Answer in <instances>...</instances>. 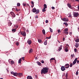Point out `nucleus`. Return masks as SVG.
Returning <instances> with one entry per match:
<instances>
[{
    "instance_id": "c85d7f7f",
    "label": "nucleus",
    "mask_w": 79,
    "mask_h": 79,
    "mask_svg": "<svg viewBox=\"0 0 79 79\" xmlns=\"http://www.w3.org/2000/svg\"><path fill=\"white\" fill-rule=\"evenodd\" d=\"M8 26H11V24H12V23H8Z\"/></svg>"
},
{
    "instance_id": "4d7b16f0",
    "label": "nucleus",
    "mask_w": 79,
    "mask_h": 79,
    "mask_svg": "<svg viewBox=\"0 0 79 79\" xmlns=\"http://www.w3.org/2000/svg\"><path fill=\"white\" fill-rule=\"evenodd\" d=\"M22 58V60H23V61L24 60V57H23Z\"/></svg>"
},
{
    "instance_id": "79ce46f5",
    "label": "nucleus",
    "mask_w": 79,
    "mask_h": 79,
    "mask_svg": "<svg viewBox=\"0 0 79 79\" xmlns=\"http://www.w3.org/2000/svg\"><path fill=\"white\" fill-rule=\"evenodd\" d=\"M71 57H72V58H73V57H74V55H73V54H72V55H71Z\"/></svg>"
},
{
    "instance_id": "3c124183",
    "label": "nucleus",
    "mask_w": 79,
    "mask_h": 79,
    "mask_svg": "<svg viewBox=\"0 0 79 79\" xmlns=\"http://www.w3.org/2000/svg\"><path fill=\"white\" fill-rule=\"evenodd\" d=\"M34 4H32L31 5V7H32V8H33V7H34Z\"/></svg>"
},
{
    "instance_id": "a211bd4d",
    "label": "nucleus",
    "mask_w": 79,
    "mask_h": 79,
    "mask_svg": "<svg viewBox=\"0 0 79 79\" xmlns=\"http://www.w3.org/2000/svg\"><path fill=\"white\" fill-rule=\"evenodd\" d=\"M44 44L45 45H47V40H45V41L44 43Z\"/></svg>"
},
{
    "instance_id": "ea45409f",
    "label": "nucleus",
    "mask_w": 79,
    "mask_h": 79,
    "mask_svg": "<svg viewBox=\"0 0 79 79\" xmlns=\"http://www.w3.org/2000/svg\"><path fill=\"white\" fill-rule=\"evenodd\" d=\"M14 73L15 72L12 71L11 72V74H13H13H14Z\"/></svg>"
},
{
    "instance_id": "9d476101",
    "label": "nucleus",
    "mask_w": 79,
    "mask_h": 79,
    "mask_svg": "<svg viewBox=\"0 0 79 79\" xmlns=\"http://www.w3.org/2000/svg\"><path fill=\"white\" fill-rule=\"evenodd\" d=\"M18 76H19L20 77H23V73H18Z\"/></svg>"
},
{
    "instance_id": "bb28decb",
    "label": "nucleus",
    "mask_w": 79,
    "mask_h": 79,
    "mask_svg": "<svg viewBox=\"0 0 79 79\" xmlns=\"http://www.w3.org/2000/svg\"><path fill=\"white\" fill-rule=\"evenodd\" d=\"M44 8H47V5H46V4H44Z\"/></svg>"
},
{
    "instance_id": "7c9ffc66",
    "label": "nucleus",
    "mask_w": 79,
    "mask_h": 79,
    "mask_svg": "<svg viewBox=\"0 0 79 79\" xmlns=\"http://www.w3.org/2000/svg\"><path fill=\"white\" fill-rule=\"evenodd\" d=\"M38 41L39 43H41L42 42V40H38Z\"/></svg>"
},
{
    "instance_id": "2f4dec72",
    "label": "nucleus",
    "mask_w": 79,
    "mask_h": 79,
    "mask_svg": "<svg viewBox=\"0 0 79 79\" xmlns=\"http://www.w3.org/2000/svg\"><path fill=\"white\" fill-rule=\"evenodd\" d=\"M15 11H17V12L18 11H20V9H17L16 8L15 9Z\"/></svg>"
},
{
    "instance_id": "603ef678",
    "label": "nucleus",
    "mask_w": 79,
    "mask_h": 79,
    "mask_svg": "<svg viewBox=\"0 0 79 79\" xmlns=\"http://www.w3.org/2000/svg\"><path fill=\"white\" fill-rule=\"evenodd\" d=\"M74 50L75 52H77V49H76V48H75L74 49Z\"/></svg>"
},
{
    "instance_id": "338daca9",
    "label": "nucleus",
    "mask_w": 79,
    "mask_h": 79,
    "mask_svg": "<svg viewBox=\"0 0 79 79\" xmlns=\"http://www.w3.org/2000/svg\"><path fill=\"white\" fill-rule=\"evenodd\" d=\"M72 1V2H74V0H71Z\"/></svg>"
},
{
    "instance_id": "f3484780",
    "label": "nucleus",
    "mask_w": 79,
    "mask_h": 79,
    "mask_svg": "<svg viewBox=\"0 0 79 79\" xmlns=\"http://www.w3.org/2000/svg\"><path fill=\"white\" fill-rule=\"evenodd\" d=\"M42 32L44 35H45V30L43 29L42 30Z\"/></svg>"
},
{
    "instance_id": "e433bc0d",
    "label": "nucleus",
    "mask_w": 79,
    "mask_h": 79,
    "mask_svg": "<svg viewBox=\"0 0 79 79\" xmlns=\"http://www.w3.org/2000/svg\"><path fill=\"white\" fill-rule=\"evenodd\" d=\"M55 60V58H51L50 59V60Z\"/></svg>"
},
{
    "instance_id": "412c9836",
    "label": "nucleus",
    "mask_w": 79,
    "mask_h": 79,
    "mask_svg": "<svg viewBox=\"0 0 79 79\" xmlns=\"http://www.w3.org/2000/svg\"><path fill=\"white\" fill-rule=\"evenodd\" d=\"M12 32H16V28L13 29L12 30Z\"/></svg>"
},
{
    "instance_id": "7ed1b4c3",
    "label": "nucleus",
    "mask_w": 79,
    "mask_h": 79,
    "mask_svg": "<svg viewBox=\"0 0 79 79\" xmlns=\"http://www.w3.org/2000/svg\"><path fill=\"white\" fill-rule=\"evenodd\" d=\"M8 61L9 63H10V64L11 65L15 63V62H14L13 60H11V59H9L8 60Z\"/></svg>"
},
{
    "instance_id": "680f3d73",
    "label": "nucleus",
    "mask_w": 79,
    "mask_h": 79,
    "mask_svg": "<svg viewBox=\"0 0 79 79\" xmlns=\"http://www.w3.org/2000/svg\"><path fill=\"white\" fill-rule=\"evenodd\" d=\"M37 59H38L37 58V57H35V60H37Z\"/></svg>"
},
{
    "instance_id": "0eeeda50",
    "label": "nucleus",
    "mask_w": 79,
    "mask_h": 79,
    "mask_svg": "<svg viewBox=\"0 0 79 79\" xmlns=\"http://www.w3.org/2000/svg\"><path fill=\"white\" fill-rule=\"evenodd\" d=\"M61 70L62 71H64L66 69V68H65V67L64 66H62L61 67Z\"/></svg>"
},
{
    "instance_id": "69168bd1",
    "label": "nucleus",
    "mask_w": 79,
    "mask_h": 79,
    "mask_svg": "<svg viewBox=\"0 0 79 79\" xmlns=\"http://www.w3.org/2000/svg\"><path fill=\"white\" fill-rule=\"evenodd\" d=\"M27 32H29V30H27Z\"/></svg>"
},
{
    "instance_id": "c03bdc74",
    "label": "nucleus",
    "mask_w": 79,
    "mask_h": 79,
    "mask_svg": "<svg viewBox=\"0 0 79 79\" xmlns=\"http://www.w3.org/2000/svg\"><path fill=\"white\" fill-rule=\"evenodd\" d=\"M77 58H76L74 60V61H76H76H77Z\"/></svg>"
},
{
    "instance_id": "37998d69",
    "label": "nucleus",
    "mask_w": 79,
    "mask_h": 79,
    "mask_svg": "<svg viewBox=\"0 0 79 79\" xmlns=\"http://www.w3.org/2000/svg\"><path fill=\"white\" fill-rule=\"evenodd\" d=\"M16 45H19V43L18 42H17L16 43Z\"/></svg>"
},
{
    "instance_id": "393cba45",
    "label": "nucleus",
    "mask_w": 79,
    "mask_h": 79,
    "mask_svg": "<svg viewBox=\"0 0 79 79\" xmlns=\"http://www.w3.org/2000/svg\"><path fill=\"white\" fill-rule=\"evenodd\" d=\"M63 24H65L66 26H68V24L67 23V22H64Z\"/></svg>"
},
{
    "instance_id": "72a5a7b5",
    "label": "nucleus",
    "mask_w": 79,
    "mask_h": 79,
    "mask_svg": "<svg viewBox=\"0 0 79 79\" xmlns=\"http://www.w3.org/2000/svg\"><path fill=\"white\" fill-rule=\"evenodd\" d=\"M49 29L51 32H53V30L51 28H49Z\"/></svg>"
},
{
    "instance_id": "c756f323",
    "label": "nucleus",
    "mask_w": 79,
    "mask_h": 79,
    "mask_svg": "<svg viewBox=\"0 0 79 79\" xmlns=\"http://www.w3.org/2000/svg\"><path fill=\"white\" fill-rule=\"evenodd\" d=\"M46 11V10H45V8H44V9L42 10V11L43 12H45Z\"/></svg>"
},
{
    "instance_id": "5fc2aeb1",
    "label": "nucleus",
    "mask_w": 79,
    "mask_h": 79,
    "mask_svg": "<svg viewBox=\"0 0 79 79\" xmlns=\"http://www.w3.org/2000/svg\"><path fill=\"white\" fill-rule=\"evenodd\" d=\"M38 16L36 15V17H35V18L36 19H37V18H38Z\"/></svg>"
},
{
    "instance_id": "f257e3e1",
    "label": "nucleus",
    "mask_w": 79,
    "mask_h": 79,
    "mask_svg": "<svg viewBox=\"0 0 79 79\" xmlns=\"http://www.w3.org/2000/svg\"><path fill=\"white\" fill-rule=\"evenodd\" d=\"M48 69H49L47 67H44L41 70V74H45L47 73L48 71Z\"/></svg>"
},
{
    "instance_id": "4468645a",
    "label": "nucleus",
    "mask_w": 79,
    "mask_h": 79,
    "mask_svg": "<svg viewBox=\"0 0 79 79\" xmlns=\"http://www.w3.org/2000/svg\"><path fill=\"white\" fill-rule=\"evenodd\" d=\"M62 45H60V47H59L58 50H59L60 51L62 49Z\"/></svg>"
},
{
    "instance_id": "b1692460",
    "label": "nucleus",
    "mask_w": 79,
    "mask_h": 79,
    "mask_svg": "<svg viewBox=\"0 0 79 79\" xmlns=\"http://www.w3.org/2000/svg\"><path fill=\"white\" fill-rule=\"evenodd\" d=\"M37 63L38 65H41V63L39 62H37Z\"/></svg>"
},
{
    "instance_id": "c9c22d12",
    "label": "nucleus",
    "mask_w": 79,
    "mask_h": 79,
    "mask_svg": "<svg viewBox=\"0 0 79 79\" xmlns=\"http://www.w3.org/2000/svg\"><path fill=\"white\" fill-rule=\"evenodd\" d=\"M69 17H72V15H71V13H69Z\"/></svg>"
},
{
    "instance_id": "1a4fd4ad",
    "label": "nucleus",
    "mask_w": 79,
    "mask_h": 79,
    "mask_svg": "<svg viewBox=\"0 0 79 79\" xmlns=\"http://www.w3.org/2000/svg\"><path fill=\"white\" fill-rule=\"evenodd\" d=\"M64 67L65 68H68L69 67V64H66L65 65Z\"/></svg>"
},
{
    "instance_id": "052dcab7",
    "label": "nucleus",
    "mask_w": 79,
    "mask_h": 79,
    "mask_svg": "<svg viewBox=\"0 0 79 79\" xmlns=\"http://www.w3.org/2000/svg\"><path fill=\"white\" fill-rule=\"evenodd\" d=\"M19 22H21V19H19Z\"/></svg>"
},
{
    "instance_id": "2eb2a0df",
    "label": "nucleus",
    "mask_w": 79,
    "mask_h": 79,
    "mask_svg": "<svg viewBox=\"0 0 79 79\" xmlns=\"http://www.w3.org/2000/svg\"><path fill=\"white\" fill-rule=\"evenodd\" d=\"M76 48H77L79 47V44L78 43H77L75 44V45Z\"/></svg>"
},
{
    "instance_id": "49530a36",
    "label": "nucleus",
    "mask_w": 79,
    "mask_h": 79,
    "mask_svg": "<svg viewBox=\"0 0 79 79\" xmlns=\"http://www.w3.org/2000/svg\"><path fill=\"white\" fill-rule=\"evenodd\" d=\"M48 23V20H46V23Z\"/></svg>"
},
{
    "instance_id": "f8f14e48",
    "label": "nucleus",
    "mask_w": 79,
    "mask_h": 79,
    "mask_svg": "<svg viewBox=\"0 0 79 79\" xmlns=\"http://www.w3.org/2000/svg\"><path fill=\"white\" fill-rule=\"evenodd\" d=\"M27 79H32V77L31 76H28L27 77Z\"/></svg>"
},
{
    "instance_id": "5701e85b",
    "label": "nucleus",
    "mask_w": 79,
    "mask_h": 79,
    "mask_svg": "<svg viewBox=\"0 0 79 79\" xmlns=\"http://www.w3.org/2000/svg\"><path fill=\"white\" fill-rule=\"evenodd\" d=\"M67 6H68V7H69V8H71V6L70 4L68 3L67 4Z\"/></svg>"
},
{
    "instance_id": "6ab92c4d",
    "label": "nucleus",
    "mask_w": 79,
    "mask_h": 79,
    "mask_svg": "<svg viewBox=\"0 0 79 79\" xmlns=\"http://www.w3.org/2000/svg\"><path fill=\"white\" fill-rule=\"evenodd\" d=\"M68 47H66V48H65V51L66 52H68Z\"/></svg>"
},
{
    "instance_id": "bf43d9fd",
    "label": "nucleus",
    "mask_w": 79,
    "mask_h": 79,
    "mask_svg": "<svg viewBox=\"0 0 79 79\" xmlns=\"http://www.w3.org/2000/svg\"><path fill=\"white\" fill-rule=\"evenodd\" d=\"M69 34L70 35H71L72 34V32H70Z\"/></svg>"
},
{
    "instance_id": "473e14b6",
    "label": "nucleus",
    "mask_w": 79,
    "mask_h": 79,
    "mask_svg": "<svg viewBox=\"0 0 79 79\" xmlns=\"http://www.w3.org/2000/svg\"><path fill=\"white\" fill-rule=\"evenodd\" d=\"M20 5H21V4H20V3H18L17 4V6H20Z\"/></svg>"
},
{
    "instance_id": "aec40b11",
    "label": "nucleus",
    "mask_w": 79,
    "mask_h": 79,
    "mask_svg": "<svg viewBox=\"0 0 79 79\" xmlns=\"http://www.w3.org/2000/svg\"><path fill=\"white\" fill-rule=\"evenodd\" d=\"M64 32H68V28H67L66 29H65L64 31Z\"/></svg>"
},
{
    "instance_id": "6e6552de",
    "label": "nucleus",
    "mask_w": 79,
    "mask_h": 79,
    "mask_svg": "<svg viewBox=\"0 0 79 79\" xmlns=\"http://www.w3.org/2000/svg\"><path fill=\"white\" fill-rule=\"evenodd\" d=\"M21 33L23 36H26V32H21Z\"/></svg>"
},
{
    "instance_id": "0e129e2a",
    "label": "nucleus",
    "mask_w": 79,
    "mask_h": 79,
    "mask_svg": "<svg viewBox=\"0 0 79 79\" xmlns=\"http://www.w3.org/2000/svg\"><path fill=\"white\" fill-rule=\"evenodd\" d=\"M75 1H77V2H79V0H75Z\"/></svg>"
},
{
    "instance_id": "dca6fc26",
    "label": "nucleus",
    "mask_w": 79,
    "mask_h": 79,
    "mask_svg": "<svg viewBox=\"0 0 79 79\" xmlns=\"http://www.w3.org/2000/svg\"><path fill=\"white\" fill-rule=\"evenodd\" d=\"M22 60V59H21V58L19 59L18 61V63L21 64V63Z\"/></svg>"
},
{
    "instance_id": "cd10ccee",
    "label": "nucleus",
    "mask_w": 79,
    "mask_h": 79,
    "mask_svg": "<svg viewBox=\"0 0 79 79\" xmlns=\"http://www.w3.org/2000/svg\"><path fill=\"white\" fill-rule=\"evenodd\" d=\"M76 62L74 60L73 61V65H74L75 64H76Z\"/></svg>"
},
{
    "instance_id": "4be33fe9",
    "label": "nucleus",
    "mask_w": 79,
    "mask_h": 79,
    "mask_svg": "<svg viewBox=\"0 0 79 79\" xmlns=\"http://www.w3.org/2000/svg\"><path fill=\"white\" fill-rule=\"evenodd\" d=\"M32 49L31 48L30 49L29 53H32Z\"/></svg>"
},
{
    "instance_id": "f03ea898",
    "label": "nucleus",
    "mask_w": 79,
    "mask_h": 79,
    "mask_svg": "<svg viewBox=\"0 0 79 79\" xmlns=\"http://www.w3.org/2000/svg\"><path fill=\"white\" fill-rule=\"evenodd\" d=\"M40 10L39 9H36L35 8H34L32 9V12L33 13H35V14L36 15H37L38 13H39Z\"/></svg>"
},
{
    "instance_id": "8fccbe9b",
    "label": "nucleus",
    "mask_w": 79,
    "mask_h": 79,
    "mask_svg": "<svg viewBox=\"0 0 79 79\" xmlns=\"http://www.w3.org/2000/svg\"><path fill=\"white\" fill-rule=\"evenodd\" d=\"M50 38H51V37L50 36L49 37H47L46 39H50Z\"/></svg>"
},
{
    "instance_id": "09e8293b",
    "label": "nucleus",
    "mask_w": 79,
    "mask_h": 79,
    "mask_svg": "<svg viewBox=\"0 0 79 79\" xmlns=\"http://www.w3.org/2000/svg\"><path fill=\"white\" fill-rule=\"evenodd\" d=\"M41 63H44V61L43 60H41Z\"/></svg>"
},
{
    "instance_id": "13d9d810",
    "label": "nucleus",
    "mask_w": 79,
    "mask_h": 79,
    "mask_svg": "<svg viewBox=\"0 0 79 79\" xmlns=\"http://www.w3.org/2000/svg\"><path fill=\"white\" fill-rule=\"evenodd\" d=\"M77 63H79V60H77Z\"/></svg>"
},
{
    "instance_id": "20e7f679",
    "label": "nucleus",
    "mask_w": 79,
    "mask_h": 79,
    "mask_svg": "<svg viewBox=\"0 0 79 79\" xmlns=\"http://www.w3.org/2000/svg\"><path fill=\"white\" fill-rule=\"evenodd\" d=\"M62 21L64 22H67L69 21V19L68 18H64V19H61Z\"/></svg>"
},
{
    "instance_id": "ddd939ff",
    "label": "nucleus",
    "mask_w": 79,
    "mask_h": 79,
    "mask_svg": "<svg viewBox=\"0 0 79 79\" xmlns=\"http://www.w3.org/2000/svg\"><path fill=\"white\" fill-rule=\"evenodd\" d=\"M18 73H17L14 72L13 75L14 76H18Z\"/></svg>"
},
{
    "instance_id": "6e6d98bb",
    "label": "nucleus",
    "mask_w": 79,
    "mask_h": 79,
    "mask_svg": "<svg viewBox=\"0 0 79 79\" xmlns=\"http://www.w3.org/2000/svg\"><path fill=\"white\" fill-rule=\"evenodd\" d=\"M65 77H68V74L67 73L65 75Z\"/></svg>"
},
{
    "instance_id": "39448f33",
    "label": "nucleus",
    "mask_w": 79,
    "mask_h": 79,
    "mask_svg": "<svg viewBox=\"0 0 79 79\" xmlns=\"http://www.w3.org/2000/svg\"><path fill=\"white\" fill-rule=\"evenodd\" d=\"M78 16H79V13L77 12L76 13L74 12L73 14V16L75 18L77 17Z\"/></svg>"
},
{
    "instance_id": "a18cd8bd",
    "label": "nucleus",
    "mask_w": 79,
    "mask_h": 79,
    "mask_svg": "<svg viewBox=\"0 0 79 79\" xmlns=\"http://www.w3.org/2000/svg\"><path fill=\"white\" fill-rule=\"evenodd\" d=\"M59 33H60V32H61V31H60V30L59 29L58 30V31H57Z\"/></svg>"
},
{
    "instance_id": "e2e57ef3",
    "label": "nucleus",
    "mask_w": 79,
    "mask_h": 79,
    "mask_svg": "<svg viewBox=\"0 0 79 79\" xmlns=\"http://www.w3.org/2000/svg\"><path fill=\"white\" fill-rule=\"evenodd\" d=\"M65 40V38H63V40L64 41Z\"/></svg>"
},
{
    "instance_id": "a878e982",
    "label": "nucleus",
    "mask_w": 79,
    "mask_h": 79,
    "mask_svg": "<svg viewBox=\"0 0 79 79\" xmlns=\"http://www.w3.org/2000/svg\"><path fill=\"white\" fill-rule=\"evenodd\" d=\"M64 34H68L69 32L68 31H64Z\"/></svg>"
},
{
    "instance_id": "4c0bfd02",
    "label": "nucleus",
    "mask_w": 79,
    "mask_h": 79,
    "mask_svg": "<svg viewBox=\"0 0 79 79\" xmlns=\"http://www.w3.org/2000/svg\"><path fill=\"white\" fill-rule=\"evenodd\" d=\"M23 5L24 6H26V4L24 3H23Z\"/></svg>"
},
{
    "instance_id": "864d4df0",
    "label": "nucleus",
    "mask_w": 79,
    "mask_h": 79,
    "mask_svg": "<svg viewBox=\"0 0 79 79\" xmlns=\"http://www.w3.org/2000/svg\"><path fill=\"white\" fill-rule=\"evenodd\" d=\"M52 10H54L55 7L52 6Z\"/></svg>"
},
{
    "instance_id": "f704fd0d",
    "label": "nucleus",
    "mask_w": 79,
    "mask_h": 79,
    "mask_svg": "<svg viewBox=\"0 0 79 79\" xmlns=\"http://www.w3.org/2000/svg\"><path fill=\"white\" fill-rule=\"evenodd\" d=\"M75 42H79V39H77L75 40Z\"/></svg>"
},
{
    "instance_id": "a19ab883",
    "label": "nucleus",
    "mask_w": 79,
    "mask_h": 79,
    "mask_svg": "<svg viewBox=\"0 0 79 79\" xmlns=\"http://www.w3.org/2000/svg\"><path fill=\"white\" fill-rule=\"evenodd\" d=\"M31 4H32V5H34V2L31 1Z\"/></svg>"
},
{
    "instance_id": "58836bf2",
    "label": "nucleus",
    "mask_w": 79,
    "mask_h": 79,
    "mask_svg": "<svg viewBox=\"0 0 79 79\" xmlns=\"http://www.w3.org/2000/svg\"><path fill=\"white\" fill-rule=\"evenodd\" d=\"M73 64L72 63H71L70 64V67H72V66H73Z\"/></svg>"
},
{
    "instance_id": "9b49d317",
    "label": "nucleus",
    "mask_w": 79,
    "mask_h": 79,
    "mask_svg": "<svg viewBox=\"0 0 79 79\" xmlns=\"http://www.w3.org/2000/svg\"><path fill=\"white\" fill-rule=\"evenodd\" d=\"M27 42L29 44V45H31L32 43V41H31V40H28L27 41Z\"/></svg>"
},
{
    "instance_id": "de8ad7c7",
    "label": "nucleus",
    "mask_w": 79,
    "mask_h": 79,
    "mask_svg": "<svg viewBox=\"0 0 79 79\" xmlns=\"http://www.w3.org/2000/svg\"><path fill=\"white\" fill-rule=\"evenodd\" d=\"M76 75H78V71H77L76 73Z\"/></svg>"
},
{
    "instance_id": "423d86ee",
    "label": "nucleus",
    "mask_w": 79,
    "mask_h": 79,
    "mask_svg": "<svg viewBox=\"0 0 79 79\" xmlns=\"http://www.w3.org/2000/svg\"><path fill=\"white\" fill-rule=\"evenodd\" d=\"M10 14L12 18H15V15L13 12H11Z\"/></svg>"
},
{
    "instance_id": "774afa93",
    "label": "nucleus",
    "mask_w": 79,
    "mask_h": 79,
    "mask_svg": "<svg viewBox=\"0 0 79 79\" xmlns=\"http://www.w3.org/2000/svg\"><path fill=\"white\" fill-rule=\"evenodd\" d=\"M12 10H15V8H13Z\"/></svg>"
}]
</instances>
